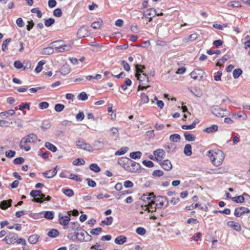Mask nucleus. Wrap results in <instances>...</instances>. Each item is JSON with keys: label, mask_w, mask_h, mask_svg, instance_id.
I'll use <instances>...</instances> for the list:
<instances>
[{"label": "nucleus", "mask_w": 250, "mask_h": 250, "mask_svg": "<svg viewBox=\"0 0 250 250\" xmlns=\"http://www.w3.org/2000/svg\"><path fill=\"white\" fill-rule=\"evenodd\" d=\"M53 15L57 17H60L62 16V12L60 8L55 9L53 11Z\"/></svg>", "instance_id": "obj_63"}, {"label": "nucleus", "mask_w": 250, "mask_h": 250, "mask_svg": "<svg viewBox=\"0 0 250 250\" xmlns=\"http://www.w3.org/2000/svg\"><path fill=\"white\" fill-rule=\"evenodd\" d=\"M127 167H126V170L131 173H139L140 171L141 166L137 163L129 159Z\"/></svg>", "instance_id": "obj_7"}, {"label": "nucleus", "mask_w": 250, "mask_h": 250, "mask_svg": "<svg viewBox=\"0 0 250 250\" xmlns=\"http://www.w3.org/2000/svg\"><path fill=\"white\" fill-rule=\"evenodd\" d=\"M31 12L33 13H36L37 17L41 18L42 17V13L38 8H34L31 9Z\"/></svg>", "instance_id": "obj_62"}, {"label": "nucleus", "mask_w": 250, "mask_h": 250, "mask_svg": "<svg viewBox=\"0 0 250 250\" xmlns=\"http://www.w3.org/2000/svg\"><path fill=\"white\" fill-rule=\"evenodd\" d=\"M12 202L11 199L2 201L0 204V208L3 210L7 209L11 206Z\"/></svg>", "instance_id": "obj_23"}, {"label": "nucleus", "mask_w": 250, "mask_h": 250, "mask_svg": "<svg viewBox=\"0 0 250 250\" xmlns=\"http://www.w3.org/2000/svg\"><path fill=\"white\" fill-rule=\"evenodd\" d=\"M90 169L95 172L98 173L101 171L100 167L96 163H93L89 166Z\"/></svg>", "instance_id": "obj_40"}, {"label": "nucleus", "mask_w": 250, "mask_h": 250, "mask_svg": "<svg viewBox=\"0 0 250 250\" xmlns=\"http://www.w3.org/2000/svg\"><path fill=\"white\" fill-rule=\"evenodd\" d=\"M102 231V229L98 227L94 229H92L90 231V233L94 235H99Z\"/></svg>", "instance_id": "obj_47"}, {"label": "nucleus", "mask_w": 250, "mask_h": 250, "mask_svg": "<svg viewBox=\"0 0 250 250\" xmlns=\"http://www.w3.org/2000/svg\"><path fill=\"white\" fill-rule=\"evenodd\" d=\"M153 155L155 161L160 162L164 158L166 152L164 149L159 148L153 151Z\"/></svg>", "instance_id": "obj_13"}, {"label": "nucleus", "mask_w": 250, "mask_h": 250, "mask_svg": "<svg viewBox=\"0 0 250 250\" xmlns=\"http://www.w3.org/2000/svg\"><path fill=\"white\" fill-rule=\"evenodd\" d=\"M227 225L228 227L236 231H240L242 229L241 225L239 223L235 222L233 221H228Z\"/></svg>", "instance_id": "obj_16"}, {"label": "nucleus", "mask_w": 250, "mask_h": 250, "mask_svg": "<svg viewBox=\"0 0 250 250\" xmlns=\"http://www.w3.org/2000/svg\"><path fill=\"white\" fill-rule=\"evenodd\" d=\"M41 192L42 191L39 190H32L30 192V195L35 198H36V197L40 196Z\"/></svg>", "instance_id": "obj_56"}, {"label": "nucleus", "mask_w": 250, "mask_h": 250, "mask_svg": "<svg viewBox=\"0 0 250 250\" xmlns=\"http://www.w3.org/2000/svg\"><path fill=\"white\" fill-rule=\"evenodd\" d=\"M17 244H20L22 246L23 250H29L28 246L26 244V242L25 239L20 238L17 240Z\"/></svg>", "instance_id": "obj_29"}, {"label": "nucleus", "mask_w": 250, "mask_h": 250, "mask_svg": "<svg viewBox=\"0 0 250 250\" xmlns=\"http://www.w3.org/2000/svg\"><path fill=\"white\" fill-rule=\"evenodd\" d=\"M37 136L33 133H30L22 138L20 143V148L24 149L26 151H29L31 147L28 145L27 143H33L37 140Z\"/></svg>", "instance_id": "obj_5"}, {"label": "nucleus", "mask_w": 250, "mask_h": 250, "mask_svg": "<svg viewBox=\"0 0 250 250\" xmlns=\"http://www.w3.org/2000/svg\"><path fill=\"white\" fill-rule=\"evenodd\" d=\"M11 39L8 38L4 40L2 43V50L4 51L7 49L8 44L11 42Z\"/></svg>", "instance_id": "obj_52"}, {"label": "nucleus", "mask_w": 250, "mask_h": 250, "mask_svg": "<svg viewBox=\"0 0 250 250\" xmlns=\"http://www.w3.org/2000/svg\"><path fill=\"white\" fill-rule=\"evenodd\" d=\"M156 14V10L154 8H150L147 9L143 13V16L145 17H147L148 16L154 17Z\"/></svg>", "instance_id": "obj_28"}, {"label": "nucleus", "mask_w": 250, "mask_h": 250, "mask_svg": "<svg viewBox=\"0 0 250 250\" xmlns=\"http://www.w3.org/2000/svg\"><path fill=\"white\" fill-rule=\"evenodd\" d=\"M15 114V111L13 109H9L8 111L2 112L0 113V115L9 118L10 116H12Z\"/></svg>", "instance_id": "obj_34"}, {"label": "nucleus", "mask_w": 250, "mask_h": 250, "mask_svg": "<svg viewBox=\"0 0 250 250\" xmlns=\"http://www.w3.org/2000/svg\"><path fill=\"white\" fill-rule=\"evenodd\" d=\"M249 213H250V209L244 207H239L235 208L234 215L236 217H240L243 214Z\"/></svg>", "instance_id": "obj_14"}, {"label": "nucleus", "mask_w": 250, "mask_h": 250, "mask_svg": "<svg viewBox=\"0 0 250 250\" xmlns=\"http://www.w3.org/2000/svg\"><path fill=\"white\" fill-rule=\"evenodd\" d=\"M68 230L69 231L75 230V237L81 242L86 241L85 236L90 237L86 231L82 229L77 223L71 222L70 226L68 227Z\"/></svg>", "instance_id": "obj_4"}, {"label": "nucleus", "mask_w": 250, "mask_h": 250, "mask_svg": "<svg viewBox=\"0 0 250 250\" xmlns=\"http://www.w3.org/2000/svg\"><path fill=\"white\" fill-rule=\"evenodd\" d=\"M40 197H38V198H35L33 199V201L35 202H37V203H42L43 202H44L45 201V195L42 194V193H41V195L40 196H39Z\"/></svg>", "instance_id": "obj_49"}, {"label": "nucleus", "mask_w": 250, "mask_h": 250, "mask_svg": "<svg viewBox=\"0 0 250 250\" xmlns=\"http://www.w3.org/2000/svg\"><path fill=\"white\" fill-rule=\"evenodd\" d=\"M105 143L104 141H96L93 144V146L96 150H100L104 147Z\"/></svg>", "instance_id": "obj_25"}, {"label": "nucleus", "mask_w": 250, "mask_h": 250, "mask_svg": "<svg viewBox=\"0 0 250 250\" xmlns=\"http://www.w3.org/2000/svg\"><path fill=\"white\" fill-rule=\"evenodd\" d=\"M70 217L67 215H63L62 213H58V222L64 227V229H67L70 226Z\"/></svg>", "instance_id": "obj_6"}, {"label": "nucleus", "mask_w": 250, "mask_h": 250, "mask_svg": "<svg viewBox=\"0 0 250 250\" xmlns=\"http://www.w3.org/2000/svg\"><path fill=\"white\" fill-rule=\"evenodd\" d=\"M44 217L47 219L52 220L54 218V213L53 211H46L44 213Z\"/></svg>", "instance_id": "obj_51"}, {"label": "nucleus", "mask_w": 250, "mask_h": 250, "mask_svg": "<svg viewBox=\"0 0 250 250\" xmlns=\"http://www.w3.org/2000/svg\"><path fill=\"white\" fill-rule=\"evenodd\" d=\"M126 241V238L124 236H119L116 238L115 243L118 245H123Z\"/></svg>", "instance_id": "obj_31"}, {"label": "nucleus", "mask_w": 250, "mask_h": 250, "mask_svg": "<svg viewBox=\"0 0 250 250\" xmlns=\"http://www.w3.org/2000/svg\"><path fill=\"white\" fill-rule=\"evenodd\" d=\"M103 24V20L101 19H99L97 21L92 23L91 27L95 29H98L102 27Z\"/></svg>", "instance_id": "obj_27"}, {"label": "nucleus", "mask_w": 250, "mask_h": 250, "mask_svg": "<svg viewBox=\"0 0 250 250\" xmlns=\"http://www.w3.org/2000/svg\"><path fill=\"white\" fill-rule=\"evenodd\" d=\"M72 164L74 166L83 165L85 161L83 159L77 158L73 162Z\"/></svg>", "instance_id": "obj_48"}, {"label": "nucleus", "mask_w": 250, "mask_h": 250, "mask_svg": "<svg viewBox=\"0 0 250 250\" xmlns=\"http://www.w3.org/2000/svg\"><path fill=\"white\" fill-rule=\"evenodd\" d=\"M131 193H132V191L130 190H129V189H127V190H125L122 191H121V192L119 193V194H118V196H119V197H117V198L118 199H119L120 198H123L125 195H126L127 194H130Z\"/></svg>", "instance_id": "obj_50"}, {"label": "nucleus", "mask_w": 250, "mask_h": 250, "mask_svg": "<svg viewBox=\"0 0 250 250\" xmlns=\"http://www.w3.org/2000/svg\"><path fill=\"white\" fill-rule=\"evenodd\" d=\"M63 193L69 197L73 196L74 194L73 190L69 188L63 189Z\"/></svg>", "instance_id": "obj_53"}, {"label": "nucleus", "mask_w": 250, "mask_h": 250, "mask_svg": "<svg viewBox=\"0 0 250 250\" xmlns=\"http://www.w3.org/2000/svg\"><path fill=\"white\" fill-rule=\"evenodd\" d=\"M64 105L62 104H57L55 105V110L57 112H61L64 108Z\"/></svg>", "instance_id": "obj_59"}, {"label": "nucleus", "mask_w": 250, "mask_h": 250, "mask_svg": "<svg viewBox=\"0 0 250 250\" xmlns=\"http://www.w3.org/2000/svg\"><path fill=\"white\" fill-rule=\"evenodd\" d=\"M129 158L126 157H122L120 158L118 161V164L123 167L126 170V167H127L128 163Z\"/></svg>", "instance_id": "obj_22"}, {"label": "nucleus", "mask_w": 250, "mask_h": 250, "mask_svg": "<svg viewBox=\"0 0 250 250\" xmlns=\"http://www.w3.org/2000/svg\"><path fill=\"white\" fill-rule=\"evenodd\" d=\"M31 63L29 62H24L22 63L19 61H16L14 63V66L17 69H21L23 68V70L29 68L31 67Z\"/></svg>", "instance_id": "obj_15"}, {"label": "nucleus", "mask_w": 250, "mask_h": 250, "mask_svg": "<svg viewBox=\"0 0 250 250\" xmlns=\"http://www.w3.org/2000/svg\"><path fill=\"white\" fill-rule=\"evenodd\" d=\"M205 75V72L199 68L195 69L190 73V77L195 80H201Z\"/></svg>", "instance_id": "obj_12"}, {"label": "nucleus", "mask_w": 250, "mask_h": 250, "mask_svg": "<svg viewBox=\"0 0 250 250\" xmlns=\"http://www.w3.org/2000/svg\"><path fill=\"white\" fill-rule=\"evenodd\" d=\"M144 65L136 64L135 65V77L139 81L140 84L138 87V91L140 90L146 89L149 87V80L147 76L143 73V69H145Z\"/></svg>", "instance_id": "obj_1"}, {"label": "nucleus", "mask_w": 250, "mask_h": 250, "mask_svg": "<svg viewBox=\"0 0 250 250\" xmlns=\"http://www.w3.org/2000/svg\"><path fill=\"white\" fill-rule=\"evenodd\" d=\"M218 127L216 125H211L210 126L206 127L204 129V132L208 133H211L214 132H216L218 130Z\"/></svg>", "instance_id": "obj_26"}, {"label": "nucleus", "mask_w": 250, "mask_h": 250, "mask_svg": "<svg viewBox=\"0 0 250 250\" xmlns=\"http://www.w3.org/2000/svg\"><path fill=\"white\" fill-rule=\"evenodd\" d=\"M197 123L194 122L190 125H182L181 127L183 129H184V130L192 129L195 127V126H196V125Z\"/></svg>", "instance_id": "obj_41"}, {"label": "nucleus", "mask_w": 250, "mask_h": 250, "mask_svg": "<svg viewBox=\"0 0 250 250\" xmlns=\"http://www.w3.org/2000/svg\"><path fill=\"white\" fill-rule=\"evenodd\" d=\"M228 6L229 7H241V4L238 1H230L228 3Z\"/></svg>", "instance_id": "obj_43"}, {"label": "nucleus", "mask_w": 250, "mask_h": 250, "mask_svg": "<svg viewBox=\"0 0 250 250\" xmlns=\"http://www.w3.org/2000/svg\"><path fill=\"white\" fill-rule=\"evenodd\" d=\"M54 52V48L51 47H48L44 48L42 50V54L50 55Z\"/></svg>", "instance_id": "obj_45"}, {"label": "nucleus", "mask_w": 250, "mask_h": 250, "mask_svg": "<svg viewBox=\"0 0 250 250\" xmlns=\"http://www.w3.org/2000/svg\"><path fill=\"white\" fill-rule=\"evenodd\" d=\"M44 63H45V62L43 60L40 61L38 62V63L35 68V71L37 73H39L42 70V65Z\"/></svg>", "instance_id": "obj_44"}, {"label": "nucleus", "mask_w": 250, "mask_h": 250, "mask_svg": "<svg viewBox=\"0 0 250 250\" xmlns=\"http://www.w3.org/2000/svg\"><path fill=\"white\" fill-rule=\"evenodd\" d=\"M57 170L56 167L54 168L53 169L48 170L42 173L44 177L47 178H53L57 174Z\"/></svg>", "instance_id": "obj_20"}, {"label": "nucleus", "mask_w": 250, "mask_h": 250, "mask_svg": "<svg viewBox=\"0 0 250 250\" xmlns=\"http://www.w3.org/2000/svg\"><path fill=\"white\" fill-rule=\"evenodd\" d=\"M142 153L140 151H135L130 153L129 156L133 159H140L141 157Z\"/></svg>", "instance_id": "obj_39"}, {"label": "nucleus", "mask_w": 250, "mask_h": 250, "mask_svg": "<svg viewBox=\"0 0 250 250\" xmlns=\"http://www.w3.org/2000/svg\"><path fill=\"white\" fill-rule=\"evenodd\" d=\"M125 85H122L121 86L124 91H125L127 89V86H130L131 85V81L128 78H126L125 81Z\"/></svg>", "instance_id": "obj_54"}, {"label": "nucleus", "mask_w": 250, "mask_h": 250, "mask_svg": "<svg viewBox=\"0 0 250 250\" xmlns=\"http://www.w3.org/2000/svg\"><path fill=\"white\" fill-rule=\"evenodd\" d=\"M184 137L185 139L188 141H193L195 140L196 137L194 135L189 133L188 132H185L184 133Z\"/></svg>", "instance_id": "obj_36"}, {"label": "nucleus", "mask_w": 250, "mask_h": 250, "mask_svg": "<svg viewBox=\"0 0 250 250\" xmlns=\"http://www.w3.org/2000/svg\"><path fill=\"white\" fill-rule=\"evenodd\" d=\"M16 154V152L15 151L10 150L8 151H6L5 152V156L7 158H13L15 156Z\"/></svg>", "instance_id": "obj_61"}, {"label": "nucleus", "mask_w": 250, "mask_h": 250, "mask_svg": "<svg viewBox=\"0 0 250 250\" xmlns=\"http://www.w3.org/2000/svg\"><path fill=\"white\" fill-rule=\"evenodd\" d=\"M52 46L55 48L56 51L57 52L67 51L69 50L71 48V46L70 44L62 45L59 46H56L55 45H53Z\"/></svg>", "instance_id": "obj_17"}, {"label": "nucleus", "mask_w": 250, "mask_h": 250, "mask_svg": "<svg viewBox=\"0 0 250 250\" xmlns=\"http://www.w3.org/2000/svg\"><path fill=\"white\" fill-rule=\"evenodd\" d=\"M207 153V155L215 166L218 167L223 162L225 154L222 150L214 149L208 150Z\"/></svg>", "instance_id": "obj_3"}, {"label": "nucleus", "mask_w": 250, "mask_h": 250, "mask_svg": "<svg viewBox=\"0 0 250 250\" xmlns=\"http://www.w3.org/2000/svg\"><path fill=\"white\" fill-rule=\"evenodd\" d=\"M77 146L79 147L80 149L89 151L92 152L93 151V147L89 144L87 143L84 139L82 138H80L76 142Z\"/></svg>", "instance_id": "obj_9"}, {"label": "nucleus", "mask_w": 250, "mask_h": 250, "mask_svg": "<svg viewBox=\"0 0 250 250\" xmlns=\"http://www.w3.org/2000/svg\"><path fill=\"white\" fill-rule=\"evenodd\" d=\"M39 240V236L37 234H33L29 236L28 241L30 244H34L36 243Z\"/></svg>", "instance_id": "obj_35"}, {"label": "nucleus", "mask_w": 250, "mask_h": 250, "mask_svg": "<svg viewBox=\"0 0 250 250\" xmlns=\"http://www.w3.org/2000/svg\"><path fill=\"white\" fill-rule=\"evenodd\" d=\"M211 111L213 114L218 117L223 118L229 114L227 110L223 109L217 105L212 106Z\"/></svg>", "instance_id": "obj_8"}, {"label": "nucleus", "mask_w": 250, "mask_h": 250, "mask_svg": "<svg viewBox=\"0 0 250 250\" xmlns=\"http://www.w3.org/2000/svg\"><path fill=\"white\" fill-rule=\"evenodd\" d=\"M55 22V20L52 18L45 20L44 24L46 27H49Z\"/></svg>", "instance_id": "obj_57"}, {"label": "nucleus", "mask_w": 250, "mask_h": 250, "mask_svg": "<svg viewBox=\"0 0 250 250\" xmlns=\"http://www.w3.org/2000/svg\"><path fill=\"white\" fill-rule=\"evenodd\" d=\"M161 166L166 170L169 171L171 169L172 165L171 162L167 159L165 160L162 162H159Z\"/></svg>", "instance_id": "obj_19"}, {"label": "nucleus", "mask_w": 250, "mask_h": 250, "mask_svg": "<svg viewBox=\"0 0 250 250\" xmlns=\"http://www.w3.org/2000/svg\"><path fill=\"white\" fill-rule=\"evenodd\" d=\"M232 117L236 119L241 120L242 121H246L248 119L246 114L244 111L241 110L233 114Z\"/></svg>", "instance_id": "obj_18"}, {"label": "nucleus", "mask_w": 250, "mask_h": 250, "mask_svg": "<svg viewBox=\"0 0 250 250\" xmlns=\"http://www.w3.org/2000/svg\"><path fill=\"white\" fill-rule=\"evenodd\" d=\"M45 146L49 150H51V151L55 152L57 151V147L52 144H51L50 142H46L45 144Z\"/></svg>", "instance_id": "obj_38"}, {"label": "nucleus", "mask_w": 250, "mask_h": 250, "mask_svg": "<svg viewBox=\"0 0 250 250\" xmlns=\"http://www.w3.org/2000/svg\"><path fill=\"white\" fill-rule=\"evenodd\" d=\"M113 220V218L111 216L107 217L104 220L101 221L100 225L101 226H109L112 224Z\"/></svg>", "instance_id": "obj_30"}, {"label": "nucleus", "mask_w": 250, "mask_h": 250, "mask_svg": "<svg viewBox=\"0 0 250 250\" xmlns=\"http://www.w3.org/2000/svg\"><path fill=\"white\" fill-rule=\"evenodd\" d=\"M127 150L128 148L127 147H122L119 150L115 152V155L116 156L124 155L127 152Z\"/></svg>", "instance_id": "obj_42"}, {"label": "nucleus", "mask_w": 250, "mask_h": 250, "mask_svg": "<svg viewBox=\"0 0 250 250\" xmlns=\"http://www.w3.org/2000/svg\"><path fill=\"white\" fill-rule=\"evenodd\" d=\"M136 233L140 235H144L146 233V230L145 228L142 227H138L136 229Z\"/></svg>", "instance_id": "obj_58"}, {"label": "nucleus", "mask_w": 250, "mask_h": 250, "mask_svg": "<svg viewBox=\"0 0 250 250\" xmlns=\"http://www.w3.org/2000/svg\"><path fill=\"white\" fill-rule=\"evenodd\" d=\"M143 203L141 204L143 210L147 211L148 212L156 211L157 207L154 202V195L153 193L148 195H144L141 197Z\"/></svg>", "instance_id": "obj_2"}, {"label": "nucleus", "mask_w": 250, "mask_h": 250, "mask_svg": "<svg viewBox=\"0 0 250 250\" xmlns=\"http://www.w3.org/2000/svg\"><path fill=\"white\" fill-rule=\"evenodd\" d=\"M242 70L240 68L235 69L233 71V77L234 79H237L242 74Z\"/></svg>", "instance_id": "obj_46"}, {"label": "nucleus", "mask_w": 250, "mask_h": 250, "mask_svg": "<svg viewBox=\"0 0 250 250\" xmlns=\"http://www.w3.org/2000/svg\"><path fill=\"white\" fill-rule=\"evenodd\" d=\"M184 154L188 156L191 155V146L190 144H187L185 145L184 147Z\"/></svg>", "instance_id": "obj_32"}, {"label": "nucleus", "mask_w": 250, "mask_h": 250, "mask_svg": "<svg viewBox=\"0 0 250 250\" xmlns=\"http://www.w3.org/2000/svg\"><path fill=\"white\" fill-rule=\"evenodd\" d=\"M149 101L148 96L145 93H142L140 95V101L139 103V106H141L143 104L148 103Z\"/></svg>", "instance_id": "obj_21"}, {"label": "nucleus", "mask_w": 250, "mask_h": 250, "mask_svg": "<svg viewBox=\"0 0 250 250\" xmlns=\"http://www.w3.org/2000/svg\"><path fill=\"white\" fill-rule=\"evenodd\" d=\"M248 194L246 193H243L242 195H239L235 197H233L231 198L232 200L237 203H242L245 201V198L244 196H247Z\"/></svg>", "instance_id": "obj_24"}, {"label": "nucleus", "mask_w": 250, "mask_h": 250, "mask_svg": "<svg viewBox=\"0 0 250 250\" xmlns=\"http://www.w3.org/2000/svg\"><path fill=\"white\" fill-rule=\"evenodd\" d=\"M59 234V232L57 229H50L47 235L49 237H52V238H55L58 236Z\"/></svg>", "instance_id": "obj_33"}, {"label": "nucleus", "mask_w": 250, "mask_h": 250, "mask_svg": "<svg viewBox=\"0 0 250 250\" xmlns=\"http://www.w3.org/2000/svg\"><path fill=\"white\" fill-rule=\"evenodd\" d=\"M78 99L82 101H85L88 99V96L85 92H82L78 96Z\"/></svg>", "instance_id": "obj_55"}, {"label": "nucleus", "mask_w": 250, "mask_h": 250, "mask_svg": "<svg viewBox=\"0 0 250 250\" xmlns=\"http://www.w3.org/2000/svg\"><path fill=\"white\" fill-rule=\"evenodd\" d=\"M154 202L158 208H165L167 207L168 203L166 197L160 196L156 197L154 196Z\"/></svg>", "instance_id": "obj_10"}, {"label": "nucleus", "mask_w": 250, "mask_h": 250, "mask_svg": "<svg viewBox=\"0 0 250 250\" xmlns=\"http://www.w3.org/2000/svg\"><path fill=\"white\" fill-rule=\"evenodd\" d=\"M181 137L178 134L171 135L169 137V140L171 142H179L180 141Z\"/></svg>", "instance_id": "obj_37"}, {"label": "nucleus", "mask_w": 250, "mask_h": 250, "mask_svg": "<svg viewBox=\"0 0 250 250\" xmlns=\"http://www.w3.org/2000/svg\"><path fill=\"white\" fill-rule=\"evenodd\" d=\"M69 178L77 182H81L82 180L78 175L72 173L70 174Z\"/></svg>", "instance_id": "obj_60"}, {"label": "nucleus", "mask_w": 250, "mask_h": 250, "mask_svg": "<svg viewBox=\"0 0 250 250\" xmlns=\"http://www.w3.org/2000/svg\"><path fill=\"white\" fill-rule=\"evenodd\" d=\"M49 106V104L46 102H42L39 104V107L41 109H46Z\"/></svg>", "instance_id": "obj_64"}, {"label": "nucleus", "mask_w": 250, "mask_h": 250, "mask_svg": "<svg viewBox=\"0 0 250 250\" xmlns=\"http://www.w3.org/2000/svg\"><path fill=\"white\" fill-rule=\"evenodd\" d=\"M18 235L14 232H9L5 237L2 240L5 241L7 244L11 245L17 243Z\"/></svg>", "instance_id": "obj_11"}]
</instances>
